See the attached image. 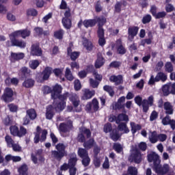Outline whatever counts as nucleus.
Listing matches in <instances>:
<instances>
[{"mask_svg": "<svg viewBox=\"0 0 175 175\" xmlns=\"http://www.w3.org/2000/svg\"><path fill=\"white\" fill-rule=\"evenodd\" d=\"M18 76L21 80L28 79V77H31V70L27 67L23 66L20 69Z\"/></svg>", "mask_w": 175, "mask_h": 175, "instance_id": "b1692460", "label": "nucleus"}, {"mask_svg": "<svg viewBox=\"0 0 175 175\" xmlns=\"http://www.w3.org/2000/svg\"><path fill=\"white\" fill-rule=\"evenodd\" d=\"M151 20H152V17L150 14H146L143 16L142 19V24H149V23H151Z\"/></svg>", "mask_w": 175, "mask_h": 175, "instance_id": "4d7b16f0", "label": "nucleus"}, {"mask_svg": "<svg viewBox=\"0 0 175 175\" xmlns=\"http://www.w3.org/2000/svg\"><path fill=\"white\" fill-rule=\"evenodd\" d=\"M72 47H73V44L69 45L67 48V57H70L71 61H76L79 57H80L79 51H72Z\"/></svg>", "mask_w": 175, "mask_h": 175, "instance_id": "4be33fe9", "label": "nucleus"}, {"mask_svg": "<svg viewBox=\"0 0 175 175\" xmlns=\"http://www.w3.org/2000/svg\"><path fill=\"white\" fill-rule=\"evenodd\" d=\"M82 165L84 167H87V166H90V163H91V159L90 156H87L86 157H83L81 159Z\"/></svg>", "mask_w": 175, "mask_h": 175, "instance_id": "052dcab7", "label": "nucleus"}, {"mask_svg": "<svg viewBox=\"0 0 175 175\" xmlns=\"http://www.w3.org/2000/svg\"><path fill=\"white\" fill-rule=\"evenodd\" d=\"M86 135L87 139H90L92 135L91 130H90V129H85L82 131V133L78 134L77 142H79V143L84 144L85 142V135Z\"/></svg>", "mask_w": 175, "mask_h": 175, "instance_id": "aec40b11", "label": "nucleus"}, {"mask_svg": "<svg viewBox=\"0 0 175 175\" xmlns=\"http://www.w3.org/2000/svg\"><path fill=\"white\" fill-rule=\"evenodd\" d=\"M127 172L130 175H137V169L136 167H129Z\"/></svg>", "mask_w": 175, "mask_h": 175, "instance_id": "e2e57ef3", "label": "nucleus"}, {"mask_svg": "<svg viewBox=\"0 0 175 175\" xmlns=\"http://www.w3.org/2000/svg\"><path fill=\"white\" fill-rule=\"evenodd\" d=\"M8 107L11 113H17L18 111V106L14 103L8 104Z\"/></svg>", "mask_w": 175, "mask_h": 175, "instance_id": "13d9d810", "label": "nucleus"}, {"mask_svg": "<svg viewBox=\"0 0 175 175\" xmlns=\"http://www.w3.org/2000/svg\"><path fill=\"white\" fill-rule=\"evenodd\" d=\"M120 66H121V62L118 61H113L109 64V68L117 69V68H120Z\"/></svg>", "mask_w": 175, "mask_h": 175, "instance_id": "69168bd1", "label": "nucleus"}, {"mask_svg": "<svg viewBox=\"0 0 175 175\" xmlns=\"http://www.w3.org/2000/svg\"><path fill=\"white\" fill-rule=\"evenodd\" d=\"M109 81L111 83H114L115 85H121L124 83V77L122 75H111L109 77Z\"/></svg>", "mask_w": 175, "mask_h": 175, "instance_id": "bb28decb", "label": "nucleus"}, {"mask_svg": "<svg viewBox=\"0 0 175 175\" xmlns=\"http://www.w3.org/2000/svg\"><path fill=\"white\" fill-rule=\"evenodd\" d=\"M73 129V124L70 122L69 124L66 122L60 123L59 125V131L62 133H68V132H70Z\"/></svg>", "mask_w": 175, "mask_h": 175, "instance_id": "5701e85b", "label": "nucleus"}, {"mask_svg": "<svg viewBox=\"0 0 175 175\" xmlns=\"http://www.w3.org/2000/svg\"><path fill=\"white\" fill-rule=\"evenodd\" d=\"M36 117H38V113H36V110L33 108H31L26 111V116L23 118V125H29L31 121H34L36 120Z\"/></svg>", "mask_w": 175, "mask_h": 175, "instance_id": "1a4fd4ad", "label": "nucleus"}, {"mask_svg": "<svg viewBox=\"0 0 175 175\" xmlns=\"http://www.w3.org/2000/svg\"><path fill=\"white\" fill-rule=\"evenodd\" d=\"M113 150L117 152V154H121L124 152V148L120 143H114L113 145Z\"/></svg>", "mask_w": 175, "mask_h": 175, "instance_id": "a18cd8bd", "label": "nucleus"}, {"mask_svg": "<svg viewBox=\"0 0 175 175\" xmlns=\"http://www.w3.org/2000/svg\"><path fill=\"white\" fill-rule=\"evenodd\" d=\"M62 94V86L58 83H56L55 85L52 87V94H51V98L53 100H55V99H58L56 100L57 103H62L63 105H66V101L68 100V96L69 95V92H65Z\"/></svg>", "mask_w": 175, "mask_h": 175, "instance_id": "20e7f679", "label": "nucleus"}, {"mask_svg": "<svg viewBox=\"0 0 175 175\" xmlns=\"http://www.w3.org/2000/svg\"><path fill=\"white\" fill-rule=\"evenodd\" d=\"M98 23L97 29V38H98V43L100 47H104L106 44V38H105V29H103V25L107 23V20L105 16L98 17L96 20Z\"/></svg>", "mask_w": 175, "mask_h": 175, "instance_id": "423d86ee", "label": "nucleus"}, {"mask_svg": "<svg viewBox=\"0 0 175 175\" xmlns=\"http://www.w3.org/2000/svg\"><path fill=\"white\" fill-rule=\"evenodd\" d=\"M117 44H118L116 46V51L118 54H120V55H124V54H126V49H125V46L122 45V41L121 39H118L116 41Z\"/></svg>", "mask_w": 175, "mask_h": 175, "instance_id": "2f4dec72", "label": "nucleus"}, {"mask_svg": "<svg viewBox=\"0 0 175 175\" xmlns=\"http://www.w3.org/2000/svg\"><path fill=\"white\" fill-rule=\"evenodd\" d=\"M40 65V62L38 59H33L29 62V66L33 70L38 69V67Z\"/></svg>", "mask_w": 175, "mask_h": 175, "instance_id": "49530a36", "label": "nucleus"}, {"mask_svg": "<svg viewBox=\"0 0 175 175\" xmlns=\"http://www.w3.org/2000/svg\"><path fill=\"white\" fill-rule=\"evenodd\" d=\"M148 161L149 163L153 162V170H154L159 165L161 164V159H159V155L154 152L150 153L147 156Z\"/></svg>", "mask_w": 175, "mask_h": 175, "instance_id": "2eb2a0df", "label": "nucleus"}, {"mask_svg": "<svg viewBox=\"0 0 175 175\" xmlns=\"http://www.w3.org/2000/svg\"><path fill=\"white\" fill-rule=\"evenodd\" d=\"M66 105L53 101V105H49L46 107L45 117L46 120H53L55 113H61L65 110Z\"/></svg>", "mask_w": 175, "mask_h": 175, "instance_id": "39448f33", "label": "nucleus"}, {"mask_svg": "<svg viewBox=\"0 0 175 175\" xmlns=\"http://www.w3.org/2000/svg\"><path fill=\"white\" fill-rule=\"evenodd\" d=\"M158 118V112L157 111H152L150 113V121H155Z\"/></svg>", "mask_w": 175, "mask_h": 175, "instance_id": "774afa93", "label": "nucleus"}, {"mask_svg": "<svg viewBox=\"0 0 175 175\" xmlns=\"http://www.w3.org/2000/svg\"><path fill=\"white\" fill-rule=\"evenodd\" d=\"M14 92L11 88H5L3 94H2L1 99L5 103H10L14 100Z\"/></svg>", "mask_w": 175, "mask_h": 175, "instance_id": "9d476101", "label": "nucleus"}, {"mask_svg": "<svg viewBox=\"0 0 175 175\" xmlns=\"http://www.w3.org/2000/svg\"><path fill=\"white\" fill-rule=\"evenodd\" d=\"M38 16V10L35 8H30L27 10V16L36 17Z\"/></svg>", "mask_w": 175, "mask_h": 175, "instance_id": "603ef678", "label": "nucleus"}, {"mask_svg": "<svg viewBox=\"0 0 175 175\" xmlns=\"http://www.w3.org/2000/svg\"><path fill=\"white\" fill-rule=\"evenodd\" d=\"M161 123L164 126L170 125L171 129H172V131H174V129H175V120H174V119H172L170 118V116L166 115L165 117H164L162 119Z\"/></svg>", "mask_w": 175, "mask_h": 175, "instance_id": "a878e982", "label": "nucleus"}, {"mask_svg": "<svg viewBox=\"0 0 175 175\" xmlns=\"http://www.w3.org/2000/svg\"><path fill=\"white\" fill-rule=\"evenodd\" d=\"M116 118V124H120L121 121H129V117L126 113H119Z\"/></svg>", "mask_w": 175, "mask_h": 175, "instance_id": "37998d69", "label": "nucleus"}, {"mask_svg": "<svg viewBox=\"0 0 175 175\" xmlns=\"http://www.w3.org/2000/svg\"><path fill=\"white\" fill-rule=\"evenodd\" d=\"M35 85V79L32 78H26L22 83V86L24 88H33Z\"/></svg>", "mask_w": 175, "mask_h": 175, "instance_id": "72a5a7b5", "label": "nucleus"}, {"mask_svg": "<svg viewBox=\"0 0 175 175\" xmlns=\"http://www.w3.org/2000/svg\"><path fill=\"white\" fill-rule=\"evenodd\" d=\"M113 110H125V97L121 96L113 104Z\"/></svg>", "mask_w": 175, "mask_h": 175, "instance_id": "412c9836", "label": "nucleus"}, {"mask_svg": "<svg viewBox=\"0 0 175 175\" xmlns=\"http://www.w3.org/2000/svg\"><path fill=\"white\" fill-rule=\"evenodd\" d=\"M144 113H147L150 110V107L154 106V96H150L148 99H144L142 104Z\"/></svg>", "mask_w": 175, "mask_h": 175, "instance_id": "f3484780", "label": "nucleus"}, {"mask_svg": "<svg viewBox=\"0 0 175 175\" xmlns=\"http://www.w3.org/2000/svg\"><path fill=\"white\" fill-rule=\"evenodd\" d=\"M163 108L167 116H172L173 113H174V109L170 102H165L163 104Z\"/></svg>", "mask_w": 175, "mask_h": 175, "instance_id": "7c9ffc66", "label": "nucleus"}, {"mask_svg": "<svg viewBox=\"0 0 175 175\" xmlns=\"http://www.w3.org/2000/svg\"><path fill=\"white\" fill-rule=\"evenodd\" d=\"M21 36L23 39L31 36V31L28 29L17 30L10 34V40L7 41L6 46L8 47H19V49H25L27 42L23 40H18L17 38Z\"/></svg>", "mask_w": 175, "mask_h": 175, "instance_id": "f257e3e1", "label": "nucleus"}, {"mask_svg": "<svg viewBox=\"0 0 175 175\" xmlns=\"http://www.w3.org/2000/svg\"><path fill=\"white\" fill-rule=\"evenodd\" d=\"M99 110V101L98 99L93 98L92 102L87 103L85 106V111L88 113H96Z\"/></svg>", "mask_w": 175, "mask_h": 175, "instance_id": "ddd939ff", "label": "nucleus"}, {"mask_svg": "<svg viewBox=\"0 0 175 175\" xmlns=\"http://www.w3.org/2000/svg\"><path fill=\"white\" fill-rule=\"evenodd\" d=\"M105 62H106V60L103 56H98L94 63L96 69H100V68H102V66L105 65Z\"/></svg>", "mask_w": 175, "mask_h": 175, "instance_id": "4c0bfd02", "label": "nucleus"}, {"mask_svg": "<svg viewBox=\"0 0 175 175\" xmlns=\"http://www.w3.org/2000/svg\"><path fill=\"white\" fill-rule=\"evenodd\" d=\"M149 141L152 144H155L158 142V135L156 131L151 133V135L149 137Z\"/></svg>", "mask_w": 175, "mask_h": 175, "instance_id": "8fccbe9b", "label": "nucleus"}, {"mask_svg": "<svg viewBox=\"0 0 175 175\" xmlns=\"http://www.w3.org/2000/svg\"><path fill=\"white\" fill-rule=\"evenodd\" d=\"M50 137L52 140V146H55L56 150H51V157L54 159H56V161H58V162H60V161H62V158L68 155L66 146H65L64 143H58V138L55 136L54 133H51Z\"/></svg>", "mask_w": 175, "mask_h": 175, "instance_id": "f03ea898", "label": "nucleus"}, {"mask_svg": "<svg viewBox=\"0 0 175 175\" xmlns=\"http://www.w3.org/2000/svg\"><path fill=\"white\" fill-rule=\"evenodd\" d=\"M165 70L167 72V73H173L174 68L173 64H172V62H167L165 64Z\"/></svg>", "mask_w": 175, "mask_h": 175, "instance_id": "864d4df0", "label": "nucleus"}, {"mask_svg": "<svg viewBox=\"0 0 175 175\" xmlns=\"http://www.w3.org/2000/svg\"><path fill=\"white\" fill-rule=\"evenodd\" d=\"M113 131V126H111V123L108 122L104 125L103 131L105 133H111Z\"/></svg>", "mask_w": 175, "mask_h": 175, "instance_id": "6e6d98bb", "label": "nucleus"}, {"mask_svg": "<svg viewBox=\"0 0 175 175\" xmlns=\"http://www.w3.org/2000/svg\"><path fill=\"white\" fill-rule=\"evenodd\" d=\"M139 33V27L132 26L128 28V37L127 39L129 42H133L135 36H137Z\"/></svg>", "mask_w": 175, "mask_h": 175, "instance_id": "6ab92c4d", "label": "nucleus"}, {"mask_svg": "<svg viewBox=\"0 0 175 175\" xmlns=\"http://www.w3.org/2000/svg\"><path fill=\"white\" fill-rule=\"evenodd\" d=\"M30 54L33 57H42L43 55V51H42L39 42L31 44Z\"/></svg>", "mask_w": 175, "mask_h": 175, "instance_id": "dca6fc26", "label": "nucleus"}, {"mask_svg": "<svg viewBox=\"0 0 175 175\" xmlns=\"http://www.w3.org/2000/svg\"><path fill=\"white\" fill-rule=\"evenodd\" d=\"M94 9L96 13H100L102 10H103V7H102V5H100V1H98L95 5H94Z\"/></svg>", "mask_w": 175, "mask_h": 175, "instance_id": "680f3d73", "label": "nucleus"}, {"mask_svg": "<svg viewBox=\"0 0 175 175\" xmlns=\"http://www.w3.org/2000/svg\"><path fill=\"white\" fill-rule=\"evenodd\" d=\"M85 28H92L96 25V19H85L83 22Z\"/></svg>", "mask_w": 175, "mask_h": 175, "instance_id": "e433bc0d", "label": "nucleus"}, {"mask_svg": "<svg viewBox=\"0 0 175 175\" xmlns=\"http://www.w3.org/2000/svg\"><path fill=\"white\" fill-rule=\"evenodd\" d=\"M95 144H96L95 139H94V138H90L88 140L85 141L83 143V146L86 150H91V148H92Z\"/></svg>", "mask_w": 175, "mask_h": 175, "instance_id": "c9c22d12", "label": "nucleus"}, {"mask_svg": "<svg viewBox=\"0 0 175 175\" xmlns=\"http://www.w3.org/2000/svg\"><path fill=\"white\" fill-rule=\"evenodd\" d=\"M78 156L82 158H85L86 157H89L88 155V149L83 148H79L77 151Z\"/></svg>", "mask_w": 175, "mask_h": 175, "instance_id": "a19ab883", "label": "nucleus"}, {"mask_svg": "<svg viewBox=\"0 0 175 175\" xmlns=\"http://www.w3.org/2000/svg\"><path fill=\"white\" fill-rule=\"evenodd\" d=\"M49 132L46 129L42 130L40 126L36 127V132L34 133L33 143L34 144H38L39 142L44 143L47 139V135Z\"/></svg>", "mask_w": 175, "mask_h": 175, "instance_id": "0eeeda50", "label": "nucleus"}, {"mask_svg": "<svg viewBox=\"0 0 175 175\" xmlns=\"http://www.w3.org/2000/svg\"><path fill=\"white\" fill-rule=\"evenodd\" d=\"M74 88L75 91H80L81 90V83H80V80L75 79L74 81Z\"/></svg>", "mask_w": 175, "mask_h": 175, "instance_id": "0e129e2a", "label": "nucleus"}, {"mask_svg": "<svg viewBox=\"0 0 175 175\" xmlns=\"http://www.w3.org/2000/svg\"><path fill=\"white\" fill-rule=\"evenodd\" d=\"M62 23L66 29H70L72 28V14L70 13V8H68L64 12V17L62 18Z\"/></svg>", "mask_w": 175, "mask_h": 175, "instance_id": "f8f14e48", "label": "nucleus"}, {"mask_svg": "<svg viewBox=\"0 0 175 175\" xmlns=\"http://www.w3.org/2000/svg\"><path fill=\"white\" fill-rule=\"evenodd\" d=\"M3 124L5 126H10V135L14 137H24L28 133V131L23 126H20L18 129L16 125H12L13 120L9 116L5 118Z\"/></svg>", "mask_w": 175, "mask_h": 175, "instance_id": "7ed1b4c3", "label": "nucleus"}, {"mask_svg": "<svg viewBox=\"0 0 175 175\" xmlns=\"http://www.w3.org/2000/svg\"><path fill=\"white\" fill-rule=\"evenodd\" d=\"M167 80V75H166L163 72H159L156 77H154V75H151L150 78L148 81V85H154L155 83H158L159 81H162L163 83H165Z\"/></svg>", "mask_w": 175, "mask_h": 175, "instance_id": "9b49d317", "label": "nucleus"}, {"mask_svg": "<svg viewBox=\"0 0 175 175\" xmlns=\"http://www.w3.org/2000/svg\"><path fill=\"white\" fill-rule=\"evenodd\" d=\"M68 157L70 158L68 159V166H70V167H76V165H77V161H79V159H77V154L72 152L70 153Z\"/></svg>", "mask_w": 175, "mask_h": 175, "instance_id": "c85d7f7f", "label": "nucleus"}, {"mask_svg": "<svg viewBox=\"0 0 175 175\" xmlns=\"http://www.w3.org/2000/svg\"><path fill=\"white\" fill-rule=\"evenodd\" d=\"M129 161L137 164L141 163L142 161H143V158L142 157V152H140V150H139V149H135V152L132 153L129 158Z\"/></svg>", "mask_w": 175, "mask_h": 175, "instance_id": "a211bd4d", "label": "nucleus"}, {"mask_svg": "<svg viewBox=\"0 0 175 175\" xmlns=\"http://www.w3.org/2000/svg\"><path fill=\"white\" fill-rule=\"evenodd\" d=\"M35 33H36L37 36H42V35H47V31H43V28L42 27H35L34 28Z\"/></svg>", "mask_w": 175, "mask_h": 175, "instance_id": "5fc2aeb1", "label": "nucleus"}, {"mask_svg": "<svg viewBox=\"0 0 175 175\" xmlns=\"http://www.w3.org/2000/svg\"><path fill=\"white\" fill-rule=\"evenodd\" d=\"M5 142L8 148H12L16 152L21 151V146H19L17 144L14 143V140H13L12 136L6 135L5 137Z\"/></svg>", "mask_w": 175, "mask_h": 175, "instance_id": "4468645a", "label": "nucleus"}, {"mask_svg": "<svg viewBox=\"0 0 175 175\" xmlns=\"http://www.w3.org/2000/svg\"><path fill=\"white\" fill-rule=\"evenodd\" d=\"M128 5V2L126 0H122L120 1H117L114 5V13H121L123 8H126Z\"/></svg>", "mask_w": 175, "mask_h": 175, "instance_id": "cd10ccee", "label": "nucleus"}, {"mask_svg": "<svg viewBox=\"0 0 175 175\" xmlns=\"http://www.w3.org/2000/svg\"><path fill=\"white\" fill-rule=\"evenodd\" d=\"M109 137L111 140H113V142H118V140L121 139L120 131L116 129H113L109 133Z\"/></svg>", "mask_w": 175, "mask_h": 175, "instance_id": "473e14b6", "label": "nucleus"}, {"mask_svg": "<svg viewBox=\"0 0 175 175\" xmlns=\"http://www.w3.org/2000/svg\"><path fill=\"white\" fill-rule=\"evenodd\" d=\"M118 128L119 131H123L124 133H129V132H131V130H129V128H128V126L125 122L119 123Z\"/></svg>", "mask_w": 175, "mask_h": 175, "instance_id": "c03bdc74", "label": "nucleus"}, {"mask_svg": "<svg viewBox=\"0 0 175 175\" xmlns=\"http://www.w3.org/2000/svg\"><path fill=\"white\" fill-rule=\"evenodd\" d=\"M52 73L53 68L50 66H46L44 68L42 72L37 75V81H38V83H44V81H47V80L50 79V76H51Z\"/></svg>", "mask_w": 175, "mask_h": 175, "instance_id": "6e6552de", "label": "nucleus"}, {"mask_svg": "<svg viewBox=\"0 0 175 175\" xmlns=\"http://www.w3.org/2000/svg\"><path fill=\"white\" fill-rule=\"evenodd\" d=\"M138 6L142 8V9H146L148 8V0H139Z\"/></svg>", "mask_w": 175, "mask_h": 175, "instance_id": "bf43d9fd", "label": "nucleus"}, {"mask_svg": "<svg viewBox=\"0 0 175 175\" xmlns=\"http://www.w3.org/2000/svg\"><path fill=\"white\" fill-rule=\"evenodd\" d=\"M154 170L158 174H162L165 175L167 174V173H169L170 167L169 164H163V167L161 165V164L157 165V167H156Z\"/></svg>", "mask_w": 175, "mask_h": 175, "instance_id": "393cba45", "label": "nucleus"}, {"mask_svg": "<svg viewBox=\"0 0 175 175\" xmlns=\"http://www.w3.org/2000/svg\"><path fill=\"white\" fill-rule=\"evenodd\" d=\"M83 46L88 51H92L94 49V44L90 40L85 38L83 41Z\"/></svg>", "mask_w": 175, "mask_h": 175, "instance_id": "ea45409f", "label": "nucleus"}, {"mask_svg": "<svg viewBox=\"0 0 175 175\" xmlns=\"http://www.w3.org/2000/svg\"><path fill=\"white\" fill-rule=\"evenodd\" d=\"M18 170L19 175H28V166L27 164L22 165Z\"/></svg>", "mask_w": 175, "mask_h": 175, "instance_id": "de8ad7c7", "label": "nucleus"}, {"mask_svg": "<svg viewBox=\"0 0 175 175\" xmlns=\"http://www.w3.org/2000/svg\"><path fill=\"white\" fill-rule=\"evenodd\" d=\"M103 90L105 92H107L110 96H114V90L113 87L109 85H105L103 86Z\"/></svg>", "mask_w": 175, "mask_h": 175, "instance_id": "3c124183", "label": "nucleus"}, {"mask_svg": "<svg viewBox=\"0 0 175 175\" xmlns=\"http://www.w3.org/2000/svg\"><path fill=\"white\" fill-rule=\"evenodd\" d=\"M65 77L67 80H68V81H73V80L75 79V77L72 74V71H70V68H66Z\"/></svg>", "mask_w": 175, "mask_h": 175, "instance_id": "09e8293b", "label": "nucleus"}, {"mask_svg": "<svg viewBox=\"0 0 175 175\" xmlns=\"http://www.w3.org/2000/svg\"><path fill=\"white\" fill-rule=\"evenodd\" d=\"M135 103L137 105V106H142V104H143V98L140 96H137L134 98Z\"/></svg>", "mask_w": 175, "mask_h": 175, "instance_id": "338daca9", "label": "nucleus"}, {"mask_svg": "<svg viewBox=\"0 0 175 175\" xmlns=\"http://www.w3.org/2000/svg\"><path fill=\"white\" fill-rule=\"evenodd\" d=\"M25 55L23 53H11L10 57H9V59L10 62H16L17 61H20V59H23Z\"/></svg>", "mask_w": 175, "mask_h": 175, "instance_id": "c756f323", "label": "nucleus"}, {"mask_svg": "<svg viewBox=\"0 0 175 175\" xmlns=\"http://www.w3.org/2000/svg\"><path fill=\"white\" fill-rule=\"evenodd\" d=\"M65 34V31L64 29H60L54 31L53 36L55 39H58L59 40H62L64 39V35Z\"/></svg>", "mask_w": 175, "mask_h": 175, "instance_id": "79ce46f5", "label": "nucleus"}, {"mask_svg": "<svg viewBox=\"0 0 175 175\" xmlns=\"http://www.w3.org/2000/svg\"><path fill=\"white\" fill-rule=\"evenodd\" d=\"M94 95H95V90L91 91L90 89H85L82 99L83 100H88V99H91Z\"/></svg>", "mask_w": 175, "mask_h": 175, "instance_id": "f704fd0d", "label": "nucleus"}, {"mask_svg": "<svg viewBox=\"0 0 175 175\" xmlns=\"http://www.w3.org/2000/svg\"><path fill=\"white\" fill-rule=\"evenodd\" d=\"M130 126L132 135H135L136 132L142 131V124H136L134 122H130Z\"/></svg>", "mask_w": 175, "mask_h": 175, "instance_id": "58836bf2", "label": "nucleus"}]
</instances>
